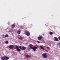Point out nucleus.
Returning a JSON list of instances; mask_svg holds the SVG:
<instances>
[{"label":"nucleus","instance_id":"5701e85b","mask_svg":"<svg viewBox=\"0 0 60 60\" xmlns=\"http://www.w3.org/2000/svg\"><path fill=\"white\" fill-rule=\"evenodd\" d=\"M58 38H59V40H60V37H59Z\"/></svg>","mask_w":60,"mask_h":60},{"label":"nucleus","instance_id":"7ed1b4c3","mask_svg":"<svg viewBox=\"0 0 60 60\" xmlns=\"http://www.w3.org/2000/svg\"><path fill=\"white\" fill-rule=\"evenodd\" d=\"M42 56L44 58H47V54L46 53H44L42 55Z\"/></svg>","mask_w":60,"mask_h":60},{"label":"nucleus","instance_id":"9d476101","mask_svg":"<svg viewBox=\"0 0 60 60\" xmlns=\"http://www.w3.org/2000/svg\"><path fill=\"white\" fill-rule=\"evenodd\" d=\"M25 56L26 57H27V58H29V57H31V56L28 54L26 55H25Z\"/></svg>","mask_w":60,"mask_h":60},{"label":"nucleus","instance_id":"4be33fe9","mask_svg":"<svg viewBox=\"0 0 60 60\" xmlns=\"http://www.w3.org/2000/svg\"><path fill=\"white\" fill-rule=\"evenodd\" d=\"M19 49H20L21 48V46H20L19 47Z\"/></svg>","mask_w":60,"mask_h":60},{"label":"nucleus","instance_id":"f03ea898","mask_svg":"<svg viewBox=\"0 0 60 60\" xmlns=\"http://www.w3.org/2000/svg\"><path fill=\"white\" fill-rule=\"evenodd\" d=\"M9 59V57L7 56H5L4 58L3 57H1L2 60H6Z\"/></svg>","mask_w":60,"mask_h":60},{"label":"nucleus","instance_id":"aec40b11","mask_svg":"<svg viewBox=\"0 0 60 60\" xmlns=\"http://www.w3.org/2000/svg\"><path fill=\"white\" fill-rule=\"evenodd\" d=\"M37 42H38V43H41V42H40L38 41H37Z\"/></svg>","mask_w":60,"mask_h":60},{"label":"nucleus","instance_id":"0eeeda50","mask_svg":"<svg viewBox=\"0 0 60 60\" xmlns=\"http://www.w3.org/2000/svg\"><path fill=\"white\" fill-rule=\"evenodd\" d=\"M16 48L17 50L18 51H20V49L19 48V46H16Z\"/></svg>","mask_w":60,"mask_h":60},{"label":"nucleus","instance_id":"4468645a","mask_svg":"<svg viewBox=\"0 0 60 60\" xmlns=\"http://www.w3.org/2000/svg\"><path fill=\"white\" fill-rule=\"evenodd\" d=\"M20 31L18 30L17 32V33L19 34H20Z\"/></svg>","mask_w":60,"mask_h":60},{"label":"nucleus","instance_id":"f3484780","mask_svg":"<svg viewBox=\"0 0 60 60\" xmlns=\"http://www.w3.org/2000/svg\"><path fill=\"white\" fill-rule=\"evenodd\" d=\"M49 34L50 35H52V34H53V33L52 32H50L49 33Z\"/></svg>","mask_w":60,"mask_h":60},{"label":"nucleus","instance_id":"6e6552de","mask_svg":"<svg viewBox=\"0 0 60 60\" xmlns=\"http://www.w3.org/2000/svg\"><path fill=\"white\" fill-rule=\"evenodd\" d=\"M9 48L10 49H13V46L11 45L9 46Z\"/></svg>","mask_w":60,"mask_h":60},{"label":"nucleus","instance_id":"6ab92c4d","mask_svg":"<svg viewBox=\"0 0 60 60\" xmlns=\"http://www.w3.org/2000/svg\"><path fill=\"white\" fill-rule=\"evenodd\" d=\"M5 36H4V35H2V36L3 38H5L4 37Z\"/></svg>","mask_w":60,"mask_h":60},{"label":"nucleus","instance_id":"412c9836","mask_svg":"<svg viewBox=\"0 0 60 60\" xmlns=\"http://www.w3.org/2000/svg\"><path fill=\"white\" fill-rule=\"evenodd\" d=\"M45 51H46V52H48V50H45Z\"/></svg>","mask_w":60,"mask_h":60},{"label":"nucleus","instance_id":"39448f33","mask_svg":"<svg viewBox=\"0 0 60 60\" xmlns=\"http://www.w3.org/2000/svg\"><path fill=\"white\" fill-rule=\"evenodd\" d=\"M21 49L22 50H25L26 49V47L24 46L22 47Z\"/></svg>","mask_w":60,"mask_h":60},{"label":"nucleus","instance_id":"20e7f679","mask_svg":"<svg viewBox=\"0 0 60 60\" xmlns=\"http://www.w3.org/2000/svg\"><path fill=\"white\" fill-rule=\"evenodd\" d=\"M42 38V36H41V35H40L39 37H38V40L39 41H41V39Z\"/></svg>","mask_w":60,"mask_h":60},{"label":"nucleus","instance_id":"a211bd4d","mask_svg":"<svg viewBox=\"0 0 60 60\" xmlns=\"http://www.w3.org/2000/svg\"><path fill=\"white\" fill-rule=\"evenodd\" d=\"M46 48H47V49H49V47H48L47 46H46Z\"/></svg>","mask_w":60,"mask_h":60},{"label":"nucleus","instance_id":"2eb2a0df","mask_svg":"<svg viewBox=\"0 0 60 60\" xmlns=\"http://www.w3.org/2000/svg\"><path fill=\"white\" fill-rule=\"evenodd\" d=\"M8 36H9V35L7 34H6V35L5 36V37H8Z\"/></svg>","mask_w":60,"mask_h":60},{"label":"nucleus","instance_id":"423d86ee","mask_svg":"<svg viewBox=\"0 0 60 60\" xmlns=\"http://www.w3.org/2000/svg\"><path fill=\"white\" fill-rule=\"evenodd\" d=\"M18 38L20 40H23V39H24L23 37L20 36H18Z\"/></svg>","mask_w":60,"mask_h":60},{"label":"nucleus","instance_id":"f8f14e48","mask_svg":"<svg viewBox=\"0 0 60 60\" xmlns=\"http://www.w3.org/2000/svg\"><path fill=\"white\" fill-rule=\"evenodd\" d=\"M40 47L41 49H43V50H44V48L41 45L40 46Z\"/></svg>","mask_w":60,"mask_h":60},{"label":"nucleus","instance_id":"dca6fc26","mask_svg":"<svg viewBox=\"0 0 60 60\" xmlns=\"http://www.w3.org/2000/svg\"><path fill=\"white\" fill-rule=\"evenodd\" d=\"M8 42H9L8 41H6L5 43L6 44H8Z\"/></svg>","mask_w":60,"mask_h":60},{"label":"nucleus","instance_id":"1a4fd4ad","mask_svg":"<svg viewBox=\"0 0 60 60\" xmlns=\"http://www.w3.org/2000/svg\"><path fill=\"white\" fill-rule=\"evenodd\" d=\"M25 34H26L27 36H29L30 35V33L29 32H26L25 33Z\"/></svg>","mask_w":60,"mask_h":60},{"label":"nucleus","instance_id":"9b49d317","mask_svg":"<svg viewBox=\"0 0 60 60\" xmlns=\"http://www.w3.org/2000/svg\"><path fill=\"white\" fill-rule=\"evenodd\" d=\"M54 39L55 41H58V38H57L55 37Z\"/></svg>","mask_w":60,"mask_h":60},{"label":"nucleus","instance_id":"f257e3e1","mask_svg":"<svg viewBox=\"0 0 60 60\" xmlns=\"http://www.w3.org/2000/svg\"><path fill=\"white\" fill-rule=\"evenodd\" d=\"M32 49L34 51V52L35 51H37V50H36V49H37V47H34V48L33 47V45H32L31 44H30L29 45V47H28V49L29 50V49Z\"/></svg>","mask_w":60,"mask_h":60},{"label":"nucleus","instance_id":"ddd939ff","mask_svg":"<svg viewBox=\"0 0 60 60\" xmlns=\"http://www.w3.org/2000/svg\"><path fill=\"white\" fill-rule=\"evenodd\" d=\"M11 27L12 28H13V27H15V25L14 24H12L11 26Z\"/></svg>","mask_w":60,"mask_h":60}]
</instances>
